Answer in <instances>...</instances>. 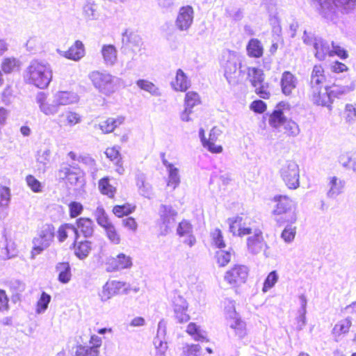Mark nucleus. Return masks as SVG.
<instances>
[{"label": "nucleus", "instance_id": "obj_1", "mask_svg": "<svg viewBox=\"0 0 356 356\" xmlns=\"http://www.w3.org/2000/svg\"><path fill=\"white\" fill-rule=\"evenodd\" d=\"M78 95L72 91L60 90L53 95V99H49L48 95L44 92H40L37 95L36 102L40 110L44 115H51L57 113L60 106H66L77 102Z\"/></svg>", "mask_w": 356, "mask_h": 356}, {"label": "nucleus", "instance_id": "obj_2", "mask_svg": "<svg viewBox=\"0 0 356 356\" xmlns=\"http://www.w3.org/2000/svg\"><path fill=\"white\" fill-rule=\"evenodd\" d=\"M52 79V71L47 64L33 60L25 72V79L29 84L43 89L47 88Z\"/></svg>", "mask_w": 356, "mask_h": 356}, {"label": "nucleus", "instance_id": "obj_3", "mask_svg": "<svg viewBox=\"0 0 356 356\" xmlns=\"http://www.w3.org/2000/svg\"><path fill=\"white\" fill-rule=\"evenodd\" d=\"M325 17L344 15L356 8V0H314Z\"/></svg>", "mask_w": 356, "mask_h": 356}, {"label": "nucleus", "instance_id": "obj_4", "mask_svg": "<svg viewBox=\"0 0 356 356\" xmlns=\"http://www.w3.org/2000/svg\"><path fill=\"white\" fill-rule=\"evenodd\" d=\"M277 202L273 214L275 220L280 226L284 224H293L296 222L297 216L295 210L293 209V202L287 196L278 195L274 197Z\"/></svg>", "mask_w": 356, "mask_h": 356}, {"label": "nucleus", "instance_id": "obj_5", "mask_svg": "<svg viewBox=\"0 0 356 356\" xmlns=\"http://www.w3.org/2000/svg\"><path fill=\"white\" fill-rule=\"evenodd\" d=\"M95 219L97 224L103 228L108 240L114 245L121 243L122 237L118 229L111 221L108 216L103 207H98L95 213Z\"/></svg>", "mask_w": 356, "mask_h": 356}, {"label": "nucleus", "instance_id": "obj_6", "mask_svg": "<svg viewBox=\"0 0 356 356\" xmlns=\"http://www.w3.org/2000/svg\"><path fill=\"white\" fill-rule=\"evenodd\" d=\"M122 49L125 54L131 56L134 59L137 56L145 54V49L142 47L143 42L137 32L127 29L122 34Z\"/></svg>", "mask_w": 356, "mask_h": 356}, {"label": "nucleus", "instance_id": "obj_7", "mask_svg": "<svg viewBox=\"0 0 356 356\" xmlns=\"http://www.w3.org/2000/svg\"><path fill=\"white\" fill-rule=\"evenodd\" d=\"M308 96L313 104L329 108L335 97L330 86L309 87Z\"/></svg>", "mask_w": 356, "mask_h": 356}, {"label": "nucleus", "instance_id": "obj_8", "mask_svg": "<svg viewBox=\"0 0 356 356\" xmlns=\"http://www.w3.org/2000/svg\"><path fill=\"white\" fill-rule=\"evenodd\" d=\"M54 237V229L52 225H48L41 230L39 234L33 240V248L31 252V257L34 259L47 248L53 241Z\"/></svg>", "mask_w": 356, "mask_h": 356}, {"label": "nucleus", "instance_id": "obj_9", "mask_svg": "<svg viewBox=\"0 0 356 356\" xmlns=\"http://www.w3.org/2000/svg\"><path fill=\"white\" fill-rule=\"evenodd\" d=\"M281 177L289 189H296L300 186V169L298 164L288 161L280 170Z\"/></svg>", "mask_w": 356, "mask_h": 356}, {"label": "nucleus", "instance_id": "obj_10", "mask_svg": "<svg viewBox=\"0 0 356 356\" xmlns=\"http://www.w3.org/2000/svg\"><path fill=\"white\" fill-rule=\"evenodd\" d=\"M202 106L200 95L195 91H188L184 97V109L181 113V119L188 122L191 120V114Z\"/></svg>", "mask_w": 356, "mask_h": 356}, {"label": "nucleus", "instance_id": "obj_11", "mask_svg": "<svg viewBox=\"0 0 356 356\" xmlns=\"http://www.w3.org/2000/svg\"><path fill=\"white\" fill-rule=\"evenodd\" d=\"M91 81L101 92L109 95L115 90L113 78L109 74L93 72L90 75Z\"/></svg>", "mask_w": 356, "mask_h": 356}, {"label": "nucleus", "instance_id": "obj_12", "mask_svg": "<svg viewBox=\"0 0 356 356\" xmlns=\"http://www.w3.org/2000/svg\"><path fill=\"white\" fill-rule=\"evenodd\" d=\"M248 275L249 270L247 266L235 265L227 271L225 279L229 284L237 286L246 282Z\"/></svg>", "mask_w": 356, "mask_h": 356}, {"label": "nucleus", "instance_id": "obj_13", "mask_svg": "<svg viewBox=\"0 0 356 356\" xmlns=\"http://www.w3.org/2000/svg\"><path fill=\"white\" fill-rule=\"evenodd\" d=\"M132 265L131 257L124 253H119L115 257L108 258L105 263L106 269L108 272L130 268Z\"/></svg>", "mask_w": 356, "mask_h": 356}, {"label": "nucleus", "instance_id": "obj_14", "mask_svg": "<svg viewBox=\"0 0 356 356\" xmlns=\"http://www.w3.org/2000/svg\"><path fill=\"white\" fill-rule=\"evenodd\" d=\"M60 179L67 185H75L83 175L79 167L69 164L63 165L58 170Z\"/></svg>", "mask_w": 356, "mask_h": 356}, {"label": "nucleus", "instance_id": "obj_15", "mask_svg": "<svg viewBox=\"0 0 356 356\" xmlns=\"http://www.w3.org/2000/svg\"><path fill=\"white\" fill-rule=\"evenodd\" d=\"M82 121V115L73 110L68 109L60 113L57 118L60 127L72 128Z\"/></svg>", "mask_w": 356, "mask_h": 356}, {"label": "nucleus", "instance_id": "obj_16", "mask_svg": "<svg viewBox=\"0 0 356 356\" xmlns=\"http://www.w3.org/2000/svg\"><path fill=\"white\" fill-rule=\"evenodd\" d=\"M193 9L191 6L180 8L177 19L176 26L180 31L187 30L193 23Z\"/></svg>", "mask_w": 356, "mask_h": 356}, {"label": "nucleus", "instance_id": "obj_17", "mask_svg": "<svg viewBox=\"0 0 356 356\" xmlns=\"http://www.w3.org/2000/svg\"><path fill=\"white\" fill-rule=\"evenodd\" d=\"M95 225L92 220L88 217H81L76 219L75 226L76 240L79 237V233L84 237H91L94 232Z\"/></svg>", "mask_w": 356, "mask_h": 356}, {"label": "nucleus", "instance_id": "obj_18", "mask_svg": "<svg viewBox=\"0 0 356 356\" xmlns=\"http://www.w3.org/2000/svg\"><path fill=\"white\" fill-rule=\"evenodd\" d=\"M172 306L175 318L179 323H185L190 319L189 315L186 313L188 304L184 298L179 296L175 297Z\"/></svg>", "mask_w": 356, "mask_h": 356}, {"label": "nucleus", "instance_id": "obj_19", "mask_svg": "<svg viewBox=\"0 0 356 356\" xmlns=\"http://www.w3.org/2000/svg\"><path fill=\"white\" fill-rule=\"evenodd\" d=\"M298 83L297 78L289 71H285L282 73L280 86L283 94L286 96L291 95L296 88Z\"/></svg>", "mask_w": 356, "mask_h": 356}, {"label": "nucleus", "instance_id": "obj_20", "mask_svg": "<svg viewBox=\"0 0 356 356\" xmlns=\"http://www.w3.org/2000/svg\"><path fill=\"white\" fill-rule=\"evenodd\" d=\"M126 284L120 281L107 282L101 293L102 300H106L126 289Z\"/></svg>", "mask_w": 356, "mask_h": 356}, {"label": "nucleus", "instance_id": "obj_21", "mask_svg": "<svg viewBox=\"0 0 356 356\" xmlns=\"http://www.w3.org/2000/svg\"><path fill=\"white\" fill-rule=\"evenodd\" d=\"M124 118L122 116L108 117L99 122L98 126L102 133L108 134L124 123Z\"/></svg>", "mask_w": 356, "mask_h": 356}, {"label": "nucleus", "instance_id": "obj_22", "mask_svg": "<svg viewBox=\"0 0 356 356\" xmlns=\"http://www.w3.org/2000/svg\"><path fill=\"white\" fill-rule=\"evenodd\" d=\"M104 154L106 158L113 162L116 165V172L119 174H122L124 171V168L120 148L117 146L108 147L105 149Z\"/></svg>", "mask_w": 356, "mask_h": 356}, {"label": "nucleus", "instance_id": "obj_23", "mask_svg": "<svg viewBox=\"0 0 356 356\" xmlns=\"http://www.w3.org/2000/svg\"><path fill=\"white\" fill-rule=\"evenodd\" d=\"M200 135L202 137V140L203 143V145L204 147H207L208 149L212 152V153H220L222 151V147L220 145H217L216 142L218 139V137L220 135V131L217 130L216 129H213L210 134L209 137L207 140H204L203 138V134L204 131L203 130L200 131Z\"/></svg>", "mask_w": 356, "mask_h": 356}, {"label": "nucleus", "instance_id": "obj_24", "mask_svg": "<svg viewBox=\"0 0 356 356\" xmlns=\"http://www.w3.org/2000/svg\"><path fill=\"white\" fill-rule=\"evenodd\" d=\"M229 231L236 236H243L251 234V229L245 227L242 217L236 216L229 220Z\"/></svg>", "mask_w": 356, "mask_h": 356}, {"label": "nucleus", "instance_id": "obj_25", "mask_svg": "<svg viewBox=\"0 0 356 356\" xmlns=\"http://www.w3.org/2000/svg\"><path fill=\"white\" fill-rule=\"evenodd\" d=\"M85 54L84 45L80 40H76L70 48L63 52V56L70 60L77 61Z\"/></svg>", "mask_w": 356, "mask_h": 356}, {"label": "nucleus", "instance_id": "obj_26", "mask_svg": "<svg viewBox=\"0 0 356 356\" xmlns=\"http://www.w3.org/2000/svg\"><path fill=\"white\" fill-rule=\"evenodd\" d=\"M72 245L74 254L80 259L86 258L92 250V242L88 240L77 242L75 238Z\"/></svg>", "mask_w": 356, "mask_h": 356}, {"label": "nucleus", "instance_id": "obj_27", "mask_svg": "<svg viewBox=\"0 0 356 356\" xmlns=\"http://www.w3.org/2000/svg\"><path fill=\"white\" fill-rule=\"evenodd\" d=\"M325 82L326 76L323 67L321 65H315L311 74L309 87L323 86Z\"/></svg>", "mask_w": 356, "mask_h": 356}, {"label": "nucleus", "instance_id": "obj_28", "mask_svg": "<svg viewBox=\"0 0 356 356\" xmlns=\"http://www.w3.org/2000/svg\"><path fill=\"white\" fill-rule=\"evenodd\" d=\"M99 193L107 197L114 200L117 193V188L110 183L108 177H104L98 181Z\"/></svg>", "mask_w": 356, "mask_h": 356}, {"label": "nucleus", "instance_id": "obj_29", "mask_svg": "<svg viewBox=\"0 0 356 356\" xmlns=\"http://www.w3.org/2000/svg\"><path fill=\"white\" fill-rule=\"evenodd\" d=\"M171 86L175 90L179 92H186L190 87V81L181 69L177 70L175 78L171 82Z\"/></svg>", "mask_w": 356, "mask_h": 356}, {"label": "nucleus", "instance_id": "obj_30", "mask_svg": "<svg viewBox=\"0 0 356 356\" xmlns=\"http://www.w3.org/2000/svg\"><path fill=\"white\" fill-rule=\"evenodd\" d=\"M136 209V206L131 202H124L120 204H115L112 207V213L118 218L127 217Z\"/></svg>", "mask_w": 356, "mask_h": 356}, {"label": "nucleus", "instance_id": "obj_31", "mask_svg": "<svg viewBox=\"0 0 356 356\" xmlns=\"http://www.w3.org/2000/svg\"><path fill=\"white\" fill-rule=\"evenodd\" d=\"M246 51L249 57L259 58L263 56L264 47L259 39L252 38L247 44Z\"/></svg>", "mask_w": 356, "mask_h": 356}, {"label": "nucleus", "instance_id": "obj_32", "mask_svg": "<svg viewBox=\"0 0 356 356\" xmlns=\"http://www.w3.org/2000/svg\"><path fill=\"white\" fill-rule=\"evenodd\" d=\"M246 73L247 80L252 87L266 79L264 70L256 67H248Z\"/></svg>", "mask_w": 356, "mask_h": 356}, {"label": "nucleus", "instance_id": "obj_33", "mask_svg": "<svg viewBox=\"0 0 356 356\" xmlns=\"http://www.w3.org/2000/svg\"><path fill=\"white\" fill-rule=\"evenodd\" d=\"M56 270L58 272V280L60 282L66 284L70 281L72 273L69 262L58 263L56 266Z\"/></svg>", "mask_w": 356, "mask_h": 356}, {"label": "nucleus", "instance_id": "obj_34", "mask_svg": "<svg viewBox=\"0 0 356 356\" xmlns=\"http://www.w3.org/2000/svg\"><path fill=\"white\" fill-rule=\"evenodd\" d=\"M101 53L105 63L107 65H113L117 60V49L113 44H104Z\"/></svg>", "mask_w": 356, "mask_h": 356}, {"label": "nucleus", "instance_id": "obj_35", "mask_svg": "<svg viewBox=\"0 0 356 356\" xmlns=\"http://www.w3.org/2000/svg\"><path fill=\"white\" fill-rule=\"evenodd\" d=\"M163 164L168 169L169 177L167 183L168 186L171 187L172 189L176 188L179 183L180 179L178 175V169L175 168L172 164L169 163L166 160H163Z\"/></svg>", "mask_w": 356, "mask_h": 356}, {"label": "nucleus", "instance_id": "obj_36", "mask_svg": "<svg viewBox=\"0 0 356 356\" xmlns=\"http://www.w3.org/2000/svg\"><path fill=\"white\" fill-rule=\"evenodd\" d=\"M314 47L315 49L314 56L319 60H323L327 56L330 57V47L324 41L316 40Z\"/></svg>", "mask_w": 356, "mask_h": 356}, {"label": "nucleus", "instance_id": "obj_37", "mask_svg": "<svg viewBox=\"0 0 356 356\" xmlns=\"http://www.w3.org/2000/svg\"><path fill=\"white\" fill-rule=\"evenodd\" d=\"M10 189L6 186H0V219H3L6 216L5 208L8 206L10 202Z\"/></svg>", "mask_w": 356, "mask_h": 356}, {"label": "nucleus", "instance_id": "obj_38", "mask_svg": "<svg viewBox=\"0 0 356 356\" xmlns=\"http://www.w3.org/2000/svg\"><path fill=\"white\" fill-rule=\"evenodd\" d=\"M286 122V118L282 109H276L268 115V124L273 128H278Z\"/></svg>", "mask_w": 356, "mask_h": 356}, {"label": "nucleus", "instance_id": "obj_39", "mask_svg": "<svg viewBox=\"0 0 356 356\" xmlns=\"http://www.w3.org/2000/svg\"><path fill=\"white\" fill-rule=\"evenodd\" d=\"M254 93L262 99H269L271 97L270 84L263 81L261 83H257L252 86Z\"/></svg>", "mask_w": 356, "mask_h": 356}, {"label": "nucleus", "instance_id": "obj_40", "mask_svg": "<svg viewBox=\"0 0 356 356\" xmlns=\"http://www.w3.org/2000/svg\"><path fill=\"white\" fill-rule=\"evenodd\" d=\"M75 226L70 223L62 224L57 230V238L59 242H64L69 236L70 233L75 235Z\"/></svg>", "mask_w": 356, "mask_h": 356}, {"label": "nucleus", "instance_id": "obj_41", "mask_svg": "<svg viewBox=\"0 0 356 356\" xmlns=\"http://www.w3.org/2000/svg\"><path fill=\"white\" fill-rule=\"evenodd\" d=\"M19 66V62L15 58H6L1 64V70L6 74H10L17 70Z\"/></svg>", "mask_w": 356, "mask_h": 356}, {"label": "nucleus", "instance_id": "obj_42", "mask_svg": "<svg viewBox=\"0 0 356 356\" xmlns=\"http://www.w3.org/2000/svg\"><path fill=\"white\" fill-rule=\"evenodd\" d=\"M351 321L349 318H345L338 322L333 327L332 333L335 336H341L349 332Z\"/></svg>", "mask_w": 356, "mask_h": 356}, {"label": "nucleus", "instance_id": "obj_43", "mask_svg": "<svg viewBox=\"0 0 356 356\" xmlns=\"http://www.w3.org/2000/svg\"><path fill=\"white\" fill-rule=\"evenodd\" d=\"M186 332L195 341H204L205 339L203 332L195 323H190L187 325Z\"/></svg>", "mask_w": 356, "mask_h": 356}, {"label": "nucleus", "instance_id": "obj_44", "mask_svg": "<svg viewBox=\"0 0 356 356\" xmlns=\"http://www.w3.org/2000/svg\"><path fill=\"white\" fill-rule=\"evenodd\" d=\"M263 242L264 237L262 232L260 230L256 231L254 235L250 236L247 240L248 248L252 250H254L257 248H261Z\"/></svg>", "mask_w": 356, "mask_h": 356}, {"label": "nucleus", "instance_id": "obj_45", "mask_svg": "<svg viewBox=\"0 0 356 356\" xmlns=\"http://www.w3.org/2000/svg\"><path fill=\"white\" fill-rule=\"evenodd\" d=\"M25 180L27 186L33 193H38L42 191L43 187L42 183L33 175H28Z\"/></svg>", "mask_w": 356, "mask_h": 356}, {"label": "nucleus", "instance_id": "obj_46", "mask_svg": "<svg viewBox=\"0 0 356 356\" xmlns=\"http://www.w3.org/2000/svg\"><path fill=\"white\" fill-rule=\"evenodd\" d=\"M99 350L95 348H90L89 346L79 345L76 346L74 356H98Z\"/></svg>", "mask_w": 356, "mask_h": 356}, {"label": "nucleus", "instance_id": "obj_47", "mask_svg": "<svg viewBox=\"0 0 356 356\" xmlns=\"http://www.w3.org/2000/svg\"><path fill=\"white\" fill-rule=\"evenodd\" d=\"M50 301V295L45 292H42L36 303V312L38 314L44 312L47 309Z\"/></svg>", "mask_w": 356, "mask_h": 356}, {"label": "nucleus", "instance_id": "obj_48", "mask_svg": "<svg viewBox=\"0 0 356 356\" xmlns=\"http://www.w3.org/2000/svg\"><path fill=\"white\" fill-rule=\"evenodd\" d=\"M278 280V275L275 270L271 271L265 279L262 291L264 292L268 291L269 289L273 288Z\"/></svg>", "mask_w": 356, "mask_h": 356}, {"label": "nucleus", "instance_id": "obj_49", "mask_svg": "<svg viewBox=\"0 0 356 356\" xmlns=\"http://www.w3.org/2000/svg\"><path fill=\"white\" fill-rule=\"evenodd\" d=\"M284 125V134L288 137H295L299 134L298 125L292 120L286 122Z\"/></svg>", "mask_w": 356, "mask_h": 356}, {"label": "nucleus", "instance_id": "obj_50", "mask_svg": "<svg viewBox=\"0 0 356 356\" xmlns=\"http://www.w3.org/2000/svg\"><path fill=\"white\" fill-rule=\"evenodd\" d=\"M286 227L282 231L281 236L284 239V241L286 243L291 242L296 236V227H292V224H285Z\"/></svg>", "mask_w": 356, "mask_h": 356}, {"label": "nucleus", "instance_id": "obj_51", "mask_svg": "<svg viewBox=\"0 0 356 356\" xmlns=\"http://www.w3.org/2000/svg\"><path fill=\"white\" fill-rule=\"evenodd\" d=\"M227 321L229 326L234 330H242L245 328V323L240 319L236 314L227 317Z\"/></svg>", "mask_w": 356, "mask_h": 356}, {"label": "nucleus", "instance_id": "obj_52", "mask_svg": "<svg viewBox=\"0 0 356 356\" xmlns=\"http://www.w3.org/2000/svg\"><path fill=\"white\" fill-rule=\"evenodd\" d=\"M343 118L346 122L350 123L356 120V108L353 104H346L343 113Z\"/></svg>", "mask_w": 356, "mask_h": 356}, {"label": "nucleus", "instance_id": "obj_53", "mask_svg": "<svg viewBox=\"0 0 356 356\" xmlns=\"http://www.w3.org/2000/svg\"><path fill=\"white\" fill-rule=\"evenodd\" d=\"M249 107L252 111L259 114H262L267 110V104L262 99L252 101Z\"/></svg>", "mask_w": 356, "mask_h": 356}, {"label": "nucleus", "instance_id": "obj_54", "mask_svg": "<svg viewBox=\"0 0 356 356\" xmlns=\"http://www.w3.org/2000/svg\"><path fill=\"white\" fill-rule=\"evenodd\" d=\"M136 84L140 89L152 94H155L158 91V88L152 82L146 79H139L136 81Z\"/></svg>", "mask_w": 356, "mask_h": 356}, {"label": "nucleus", "instance_id": "obj_55", "mask_svg": "<svg viewBox=\"0 0 356 356\" xmlns=\"http://www.w3.org/2000/svg\"><path fill=\"white\" fill-rule=\"evenodd\" d=\"M154 344L156 348L154 356H165L168 349L167 342L163 341L157 337L154 340Z\"/></svg>", "mask_w": 356, "mask_h": 356}, {"label": "nucleus", "instance_id": "obj_56", "mask_svg": "<svg viewBox=\"0 0 356 356\" xmlns=\"http://www.w3.org/2000/svg\"><path fill=\"white\" fill-rule=\"evenodd\" d=\"M330 189L328 192V195L331 197L338 195L341 193V189L343 187V183L338 181L336 177H333L330 180Z\"/></svg>", "mask_w": 356, "mask_h": 356}, {"label": "nucleus", "instance_id": "obj_57", "mask_svg": "<svg viewBox=\"0 0 356 356\" xmlns=\"http://www.w3.org/2000/svg\"><path fill=\"white\" fill-rule=\"evenodd\" d=\"M177 232L180 236L190 235L193 232V227L189 222L184 220L179 222Z\"/></svg>", "mask_w": 356, "mask_h": 356}, {"label": "nucleus", "instance_id": "obj_58", "mask_svg": "<svg viewBox=\"0 0 356 356\" xmlns=\"http://www.w3.org/2000/svg\"><path fill=\"white\" fill-rule=\"evenodd\" d=\"M200 350L199 345H186L183 348L182 356H200Z\"/></svg>", "mask_w": 356, "mask_h": 356}, {"label": "nucleus", "instance_id": "obj_59", "mask_svg": "<svg viewBox=\"0 0 356 356\" xmlns=\"http://www.w3.org/2000/svg\"><path fill=\"white\" fill-rule=\"evenodd\" d=\"M69 214L72 218H76L79 216L83 210V207L80 202H71L69 205Z\"/></svg>", "mask_w": 356, "mask_h": 356}, {"label": "nucleus", "instance_id": "obj_60", "mask_svg": "<svg viewBox=\"0 0 356 356\" xmlns=\"http://www.w3.org/2000/svg\"><path fill=\"white\" fill-rule=\"evenodd\" d=\"M305 315L304 314H300L293 320L291 324V330L292 331H300L303 329V327L305 326Z\"/></svg>", "mask_w": 356, "mask_h": 356}, {"label": "nucleus", "instance_id": "obj_61", "mask_svg": "<svg viewBox=\"0 0 356 356\" xmlns=\"http://www.w3.org/2000/svg\"><path fill=\"white\" fill-rule=\"evenodd\" d=\"M332 49L330 51V57L337 56L341 59H346L348 57V54L346 50L339 45H334V43L332 44Z\"/></svg>", "mask_w": 356, "mask_h": 356}, {"label": "nucleus", "instance_id": "obj_62", "mask_svg": "<svg viewBox=\"0 0 356 356\" xmlns=\"http://www.w3.org/2000/svg\"><path fill=\"white\" fill-rule=\"evenodd\" d=\"M122 225L132 232H136L138 229V222L134 217L127 216L122 220Z\"/></svg>", "mask_w": 356, "mask_h": 356}, {"label": "nucleus", "instance_id": "obj_63", "mask_svg": "<svg viewBox=\"0 0 356 356\" xmlns=\"http://www.w3.org/2000/svg\"><path fill=\"white\" fill-rule=\"evenodd\" d=\"M211 243L215 248H221L222 245V236L220 229H216L211 234Z\"/></svg>", "mask_w": 356, "mask_h": 356}, {"label": "nucleus", "instance_id": "obj_64", "mask_svg": "<svg viewBox=\"0 0 356 356\" xmlns=\"http://www.w3.org/2000/svg\"><path fill=\"white\" fill-rule=\"evenodd\" d=\"M237 58L232 63L227 60L225 70V74L227 79L235 77L237 70Z\"/></svg>", "mask_w": 356, "mask_h": 356}]
</instances>
